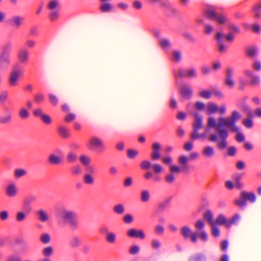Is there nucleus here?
Segmentation results:
<instances>
[{
	"label": "nucleus",
	"instance_id": "nucleus-30",
	"mask_svg": "<svg viewBox=\"0 0 261 261\" xmlns=\"http://www.w3.org/2000/svg\"><path fill=\"white\" fill-rule=\"evenodd\" d=\"M27 173V171L22 168H17L14 171V175L15 178L18 179L25 176Z\"/></svg>",
	"mask_w": 261,
	"mask_h": 261
},
{
	"label": "nucleus",
	"instance_id": "nucleus-51",
	"mask_svg": "<svg viewBox=\"0 0 261 261\" xmlns=\"http://www.w3.org/2000/svg\"><path fill=\"white\" fill-rule=\"evenodd\" d=\"M160 44L164 49H167L170 46V42L169 39H163L160 41Z\"/></svg>",
	"mask_w": 261,
	"mask_h": 261
},
{
	"label": "nucleus",
	"instance_id": "nucleus-3",
	"mask_svg": "<svg viewBox=\"0 0 261 261\" xmlns=\"http://www.w3.org/2000/svg\"><path fill=\"white\" fill-rule=\"evenodd\" d=\"M193 115L194 116V121L192 123L193 130L191 133L190 137L193 140H204L206 138V134L198 133L199 130L203 127L202 117L197 113H193Z\"/></svg>",
	"mask_w": 261,
	"mask_h": 261
},
{
	"label": "nucleus",
	"instance_id": "nucleus-44",
	"mask_svg": "<svg viewBox=\"0 0 261 261\" xmlns=\"http://www.w3.org/2000/svg\"><path fill=\"white\" fill-rule=\"evenodd\" d=\"M254 12V16L256 18H259L261 16V4H256L253 8Z\"/></svg>",
	"mask_w": 261,
	"mask_h": 261
},
{
	"label": "nucleus",
	"instance_id": "nucleus-35",
	"mask_svg": "<svg viewBox=\"0 0 261 261\" xmlns=\"http://www.w3.org/2000/svg\"><path fill=\"white\" fill-rule=\"evenodd\" d=\"M116 234L113 232H108L106 237V240L111 244H114L116 242Z\"/></svg>",
	"mask_w": 261,
	"mask_h": 261
},
{
	"label": "nucleus",
	"instance_id": "nucleus-11",
	"mask_svg": "<svg viewBox=\"0 0 261 261\" xmlns=\"http://www.w3.org/2000/svg\"><path fill=\"white\" fill-rule=\"evenodd\" d=\"M18 61L21 64H27L29 60V51L24 48H20L17 54Z\"/></svg>",
	"mask_w": 261,
	"mask_h": 261
},
{
	"label": "nucleus",
	"instance_id": "nucleus-49",
	"mask_svg": "<svg viewBox=\"0 0 261 261\" xmlns=\"http://www.w3.org/2000/svg\"><path fill=\"white\" fill-rule=\"evenodd\" d=\"M242 110L247 113V116L248 118H252L253 114L251 108L246 105H244L242 106Z\"/></svg>",
	"mask_w": 261,
	"mask_h": 261
},
{
	"label": "nucleus",
	"instance_id": "nucleus-28",
	"mask_svg": "<svg viewBox=\"0 0 261 261\" xmlns=\"http://www.w3.org/2000/svg\"><path fill=\"white\" fill-rule=\"evenodd\" d=\"M59 6V2L57 0L50 1L47 5V8L50 11H56Z\"/></svg>",
	"mask_w": 261,
	"mask_h": 261
},
{
	"label": "nucleus",
	"instance_id": "nucleus-33",
	"mask_svg": "<svg viewBox=\"0 0 261 261\" xmlns=\"http://www.w3.org/2000/svg\"><path fill=\"white\" fill-rule=\"evenodd\" d=\"M203 218L208 221L209 224L212 225L214 224L213 221V216L211 211L208 210L204 214Z\"/></svg>",
	"mask_w": 261,
	"mask_h": 261
},
{
	"label": "nucleus",
	"instance_id": "nucleus-37",
	"mask_svg": "<svg viewBox=\"0 0 261 261\" xmlns=\"http://www.w3.org/2000/svg\"><path fill=\"white\" fill-rule=\"evenodd\" d=\"M189 261H206V257L203 254H199L191 256Z\"/></svg>",
	"mask_w": 261,
	"mask_h": 261
},
{
	"label": "nucleus",
	"instance_id": "nucleus-15",
	"mask_svg": "<svg viewBox=\"0 0 261 261\" xmlns=\"http://www.w3.org/2000/svg\"><path fill=\"white\" fill-rule=\"evenodd\" d=\"M24 18L20 16H14L12 17L9 20L10 24L15 29L19 28L22 24Z\"/></svg>",
	"mask_w": 261,
	"mask_h": 261
},
{
	"label": "nucleus",
	"instance_id": "nucleus-42",
	"mask_svg": "<svg viewBox=\"0 0 261 261\" xmlns=\"http://www.w3.org/2000/svg\"><path fill=\"white\" fill-rule=\"evenodd\" d=\"M240 218V216L239 214H236L230 220H228L227 228H229L232 224L237 223Z\"/></svg>",
	"mask_w": 261,
	"mask_h": 261
},
{
	"label": "nucleus",
	"instance_id": "nucleus-1",
	"mask_svg": "<svg viewBox=\"0 0 261 261\" xmlns=\"http://www.w3.org/2000/svg\"><path fill=\"white\" fill-rule=\"evenodd\" d=\"M241 118V114L237 111H233L230 117H219L217 122L213 117H210L207 120L209 128H215L218 134H212L210 135L208 140L212 142H217V147L220 150L225 149L227 146V138L228 132L226 127L232 132L237 133V140L241 142L244 141L245 137L240 132L239 128L236 125V122Z\"/></svg>",
	"mask_w": 261,
	"mask_h": 261
},
{
	"label": "nucleus",
	"instance_id": "nucleus-20",
	"mask_svg": "<svg viewBox=\"0 0 261 261\" xmlns=\"http://www.w3.org/2000/svg\"><path fill=\"white\" fill-rule=\"evenodd\" d=\"M240 197L246 201L248 200L252 203L254 202L256 200V196L253 193H248L245 191H243L241 193Z\"/></svg>",
	"mask_w": 261,
	"mask_h": 261
},
{
	"label": "nucleus",
	"instance_id": "nucleus-54",
	"mask_svg": "<svg viewBox=\"0 0 261 261\" xmlns=\"http://www.w3.org/2000/svg\"><path fill=\"white\" fill-rule=\"evenodd\" d=\"M138 154V152L137 150L133 149H128L127 150V156L129 159H133Z\"/></svg>",
	"mask_w": 261,
	"mask_h": 261
},
{
	"label": "nucleus",
	"instance_id": "nucleus-64",
	"mask_svg": "<svg viewBox=\"0 0 261 261\" xmlns=\"http://www.w3.org/2000/svg\"><path fill=\"white\" fill-rule=\"evenodd\" d=\"M6 261H21V259L18 255L12 254L8 257Z\"/></svg>",
	"mask_w": 261,
	"mask_h": 261
},
{
	"label": "nucleus",
	"instance_id": "nucleus-22",
	"mask_svg": "<svg viewBox=\"0 0 261 261\" xmlns=\"http://www.w3.org/2000/svg\"><path fill=\"white\" fill-rule=\"evenodd\" d=\"M54 250L51 246H47L41 250V254L44 257L49 258L54 254Z\"/></svg>",
	"mask_w": 261,
	"mask_h": 261
},
{
	"label": "nucleus",
	"instance_id": "nucleus-41",
	"mask_svg": "<svg viewBox=\"0 0 261 261\" xmlns=\"http://www.w3.org/2000/svg\"><path fill=\"white\" fill-rule=\"evenodd\" d=\"M40 241L44 244H47L50 241V237L48 233H43L40 237Z\"/></svg>",
	"mask_w": 261,
	"mask_h": 261
},
{
	"label": "nucleus",
	"instance_id": "nucleus-6",
	"mask_svg": "<svg viewBox=\"0 0 261 261\" xmlns=\"http://www.w3.org/2000/svg\"><path fill=\"white\" fill-rule=\"evenodd\" d=\"M180 172V168L175 165H171L169 167V173L165 176V181L167 184L172 185L175 181V174Z\"/></svg>",
	"mask_w": 261,
	"mask_h": 261
},
{
	"label": "nucleus",
	"instance_id": "nucleus-9",
	"mask_svg": "<svg viewBox=\"0 0 261 261\" xmlns=\"http://www.w3.org/2000/svg\"><path fill=\"white\" fill-rule=\"evenodd\" d=\"M201 155L206 160L213 159L216 154V151L214 147L211 145H205L201 150Z\"/></svg>",
	"mask_w": 261,
	"mask_h": 261
},
{
	"label": "nucleus",
	"instance_id": "nucleus-17",
	"mask_svg": "<svg viewBox=\"0 0 261 261\" xmlns=\"http://www.w3.org/2000/svg\"><path fill=\"white\" fill-rule=\"evenodd\" d=\"M212 7L210 6H206L204 9V13L206 16L210 19L215 20L218 14L217 12L212 9Z\"/></svg>",
	"mask_w": 261,
	"mask_h": 261
},
{
	"label": "nucleus",
	"instance_id": "nucleus-8",
	"mask_svg": "<svg viewBox=\"0 0 261 261\" xmlns=\"http://www.w3.org/2000/svg\"><path fill=\"white\" fill-rule=\"evenodd\" d=\"M89 144L92 150L101 151L104 149L103 141L96 136H92L89 140Z\"/></svg>",
	"mask_w": 261,
	"mask_h": 261
},
{
	"label": "nucleus",
	"instance_id": "nucleus-19",
	"mask_svg": "<svg viewBox=\"0 0 261 261\" xmlns=\"http://www.w3.org/2000/svg\"><path fill=\"white\" fill-rule=\"evenodd\" d=\"M11 60L10 55L0 53V67H4L9 66L10 64Z\"/></svg>",
	"mask_w": 261,
	"mask_h": 261
},
{
	"label": "nucleus",
	"instance_id": "nucleus-16",
	"mask_svg": "<svg viewBox=\"0 0 261 261\" xmlns=\"http://www.w3.org/2000/svg\"><path fill=\"white\" fill-rule=\"evenodd\" d=\"M5 114L0 116V123L6 124L10 123L12 119L11 112L8 107H5Z\"/></svg>",
	"mask_w": 261,
	"mask_h": 261
},
{
	"label": "nucleus",
	"instance_id": "nucleus-10",
	"mask_svg": "<svg viewBox=\"0 0 261 261\" xmlns=\"http://www.w3.org/2000/svg\"><path fill=\"white\" fill-rule=\"evenodd\" d=\"M5 192L8 197L11 198H14L18 195V188L14 182H10L6 186Z\"/></svg>",
	"mask_w": 261,
	"mask_h": 261
},
{
	"label": "nucleus",
	"instance_id": "nucleus-38",
	"mask_svg": "<svg viewBox=\"0 0 261 261\" xmlns=\"http://www.w3.org/2000/svg\"><path fill=\"white\" fill-rule=\"evenodd\" d=\"M59 133L62 137L64 138H68L69 136L68 129L64 126H60L59 127Z\"/></svg>",
	"mask_w": 261,
	"mask_h": 261
},
{
	"label": "nucleus",
	"instance_id": "nucleus-60",
	"mask_svg": "<svg viewBox=\"0 0 261 261\" xmlns=\"http://www.w3.org/2000/svg\"><path fill=\"white\" fill-rule=\"evenodd\" d=\"M48 97H49L50 101L53 105H54V106L57 105L59 100H58V97L56 95H55L53 94H49L48 95Z\"/></svg>",
	"mask_w": 261,
	"mask_h": 261
},
{
	"label": "nucleus",
	"instance_id": "nucleus-39",
	"mask_svg": "<svg viewBox=\"0 0 261 261\" xmlns=\"http://www.w3.org/2000/svg\"><path fill=\"white\" fill-rule=\"evenodd\" d=\"M83 180L84 182L87 185H92L94 183V178L89 173H85L84 176Z\"/></svg>",
	"mask_w": 261,
	"mask_h": 261
},
{
	"label": "nucleus",
	"instance_id": "nucleus-27",
	"mask_svg": "<svg viewBox=\"0 0 261 261\" xmlns=\"http://www.w3.org/2000/svg\"><path fill=\"white\" fill-rule=\"evenodd\" d=\"M70 245L73 248H77L81 245V241L77 237H72L70 241Z\"/></svg>",
	"mask_w": 261,
	"mask_h": 261
},
{
	"label": "nucleus",
	"instance_id": "nucleus-57",
	"mask_svg": "<svg viewBox=\"0 0 261 261\" xmlns=\"http://www.w3.org/2000/svg\"><path fill=\"white\" fill-rule=\"evenodd\" d=\"M77 159L76 155L73 152H69L67 156V159L70 163L74 162Z\"/></svg>",
	"mask_w": 261,
	"mask_h": 261
},
{
	"label": "nucleus",
	"instance_id": "nucleus-48",
	"mask_svg": "<svg viewBox=\"0 0 261 261\" xmlns=\"http://www.w3.org/2000/svg\"><path fill=\"white\" fill-rule=\"evenodd\" d=\"M71 171L74 175L78 176L81 173L82 169L80 166L76 165L72 167Z\"/></svg>",
	"mask_w": 261,
	"mask_h": 261
},
{
	"label": "nucleus",
	"instance_id": "nucleus-40",
	"mask_svg": "<svg viewBox=\"0 0 261 261\" xmlns=\"http://www.w3.org/2000/svg\"><path fill=\"white\" fill-rule=\"evenodd\" d=\"M172 60L176 62H179L181 59L182 54L179 50H174L172 52Z\"/></svg>",
	"mask_w": 261,
	"mask_h": 261
},
{
	"label": "nucleus",
	"instance_id": "nucleus-26",
	"mask_svg": "<svg viewBox=\"0 0 261 261\" xmlns=\"http://www.w3.org/2000/svg\"><path fill=\"white\" fill-rule=\"evenodd\" d=\"M48 161L51 164L58 165L61 163L62 160L58 155L55 154H51L48 157Z\"/></svg>",
	"mask_w": 261,
	"mask_h": 261
},
{
	"label": "nucleus",
	"instance_id": "nucleus-31",
	"mask_svg": "<svg viewBox=\"0 0 261 261\" xmlns=\"http://www.w3.org/2000/svg\"><path fill=\"white\" fill-rule=\"evenodd\" d=\"M26 213L22 211H19L16 213L15 220L18 222H21L23 221L26 219Z\"/></svg>",
	"mask_w": 261,
	"mask_h": 261
},
{
	"label": "nucleus",
	"instance_id": "nucleus-13",
	"mask_svg": "<svg viewBox=\"0 0 261 261\" xmlns=\"http://www.w3.org/2000/svg\"><path fill=\"white\" fill-rule=\"evenodd\" d=\"M127 235L130 238H137L140 239H144L145 238V234L142 230L134 228L129 229L127 231Z\"/></svg>",
	"mask_w": 261,
	"mask_h": 261
},
{
	"label": "nucleus",
	"instance_id": "nucleus-59",
	"mask_svg": "<svg viewBox=\"0 0 261 261\" xmlns=\"http://www.w3.org/2000/svg\"><path fill=\"white\" fill-rule=\"evenodd\" d=\"M229 29L230 30V32L232 34H238L240 31L239 27L234 24H230L229 27Z\"/></svg>",
	"mask_w": 261,
	"mask_h": 261
},
{
	"label": "nucleus",
	"instance_id": "nucleus-21",
	"mask_svg": "<svg viewBox=\"0 0 261 261\" xmlns=\"http://www.w3.org/2000/svg\"><path fill=\"white\" fill-rule=\"evenodd\" d=\"M38 219L42 222H46L49 219L48 213L43 209L39 210L37 212Z\"/></svg>",
	"mask_w": 261,
	"mask_h": 261
},
{
	"label": "nucleus",
	"instance_id": "nucleus-58",
	"mask_svg": "<svg viewBox=\"0 0 261 261\" xmlns=\"http://www.w3.org/2000/svg\"><path fill=\"white\" fill-rule=\"evenodd\" d=\"M140 247L138 245H133L131 246L129 250V252L131 254H136L139 253Z\"/></svg>",
	"mask_w": 261,
	"mask_h": 261
},
{
	"label": "nucleus",
	"instance_id": "nucleus-50",
	"mask_svg": "<svg viewBox=\"0 0 261 261\" xmlns=\"http://www.w3.org/2000/svg\"><path fill=\"white\" fill-rule=\"evenodd\" d=\"M35 201V197L33 196H31L25 198L23 202V205L24 206H29L31 203Z\"/></svg>",
	"mask_w": 261,
	"mask_h": 261
},
{
	"label": "nucleus",
	"instance_id": "nucleus-61",
	"mask_svg": "<svg viewBox=\"0 0 261 261\" xmlns=\"http://www.w3.org/2000/svg\"><path fill=\"white\" fill-rule=\"evenodd\" d=\"M9 217V213L6 210H3L0 212V219L2 221H6Z\"/></svg>",
	"mask_w": 261,
	"mask_h": 261
},
{
	"label": "nucleus",
	"instance_id": "nucleus-34",
	"mask_svg": "<svg viewBox=\"0 0 261 261\" xmlns=\"http://www.w3.org/2000/svg\"><path fill=\"white\" fill-rule=\"evenodd\" d=\"M150 199L149 192L147 190H144L141 193V200L143 202H146Z\"/></svg>",
	"mask_w": 261,
	"mask_h": 261
},
{
	"label": "nucleus",
	"instance_id": "nucleus-25",
	"mask_svg": "<svg viewBox=\"0 0 261 261\" xmlns=\"http://www.w3.org/2000/svg\"><path fill=\"white\" fill-rule=\"evenodd\" d=\"M99 9L103 13L110 12L113 10V6L111 4L107 3V2H101Z\"/></svg>",
	"mask_w": 261,
	"mask_h": 261
},
{
	"label": "nucleus",
	"instance_id": "nucleus-62",
	"mask_svg": "<svg viewBox=\"0 0 261 261\" xmlns=\"http://www.w3.org/2000/svg\"><path fill=\"white\" fill-rule=\"evenodd\" d=\"M197 76L196 70L195 68H192L187 71V77L193 78Z\"/></svg>",
	"mask_w": 261,
	"mask_h": 261
},
{
	"label": "nucleus",
	"instance_id": "nucleus-18",
	"mask_svg": "<svg viewBox=\"0 0 261 261\" xmlns=\"http://www.w3.org/2000/svg\"><path fill=\"white\" fill-rule=\"evenodd\" d=\"M233 71L231 69H227L226 71V75L225 80V84L230 88L233 87L234 82L232 79Z\"/></svg>",
	"mask_w": 261,
	"mask_h": 261
},
{
	"label": "nucleus",
	"instance_id": "nucleus-14",
	"mask_svg": "<svg viewBox=\"0 0 261 261\" xmlns=\"http://www.w3.org/2000/svg\"><path fill=\"white\" fill-rule=\"evenodd\" d=\"M152 152L151 154V158L153 160H157L161 158V145L158 142H154L152 144Z\"/></svg>",
	"mask_w": 261,
	"mask_h": 261
},
{
	"label": "nucleus",
	"instance_id": "nucleus-5",
	"mask_svg": "<svg viewBox=\"0 0 261 261\" xmlns=\"http://www.w3.org/2000/svg\"><path fill=\"white\" fill-rule=\"evenodd\" d=\"M22 72L18 65H15L10 73L8 77V84L11 87H16L18 84L19 79L22 75Z\"/></svg>",
	"mask_w": 261,
	"mask_h": 261
},
{
	"label": "nucleus",
	"instance_id": "nucleus-46",
	"mask_svg": "<svg viewBox=\"0 0 261 261\" xmlns=\"http://www.w3.org/2000/svg\"><path fill=\"white\" fill-rule=\"evenodd\" d=\"M59 16V12L58 10L51 11L49 14V18L51 21H55L58 19Z\"/></svg>",
	"mask_w": 261,
	"mask_h": 261
},
{
	"label": "nucleus",
	"instance_id": "nucleus-29",
	"mask_svg": "<svg viewBox=\"0 0 261 261\" xmlns=\"http://www.w3.org/2000/svg\"><path fill=\"white\" fill-rule=\"evenodd\" d=\"M124 206L122 204H117L113 207V212L118 215H122L124 212Z\"/></svg>",
	"mask_w": 261,
	"mask_h": 261
},
{
	"label": "nucleus",
	"instance_id": "nucleus-52",
	"mask_svg": "<svg viewBox=\"0 0 261 261\" xmlns=\"http://www.w3.org/2000/svg\"><path fill=\"white\" fill-rule=\"evenodd\" d=\"M248 55L252 58H255L257 55V50L255 48H251L247 50Z\"/></svg>",
	"mask_w": 261,
	"mask_h": 261
},
{
	"label": "nucleus",
	"instance_id": "nucleus-12",
	"mask_svg": "<svg viewBox=\"0 0 261 261\" xmlns=\"http://www.w3.org/2000/svg\"><path fill=\"white\" fill-rule=\"evenodd\" d=\"M180 93L183 98L190 99L192 96V88L188 84H182L180 87Z\"/></svg>",
	"mask_w": 261,
	"mask_h": 261
},
{
	"label": "nucleus",
	"instance_id": "nucleus-45",
	"mask_svg": "<svg viewBox=\"0 0 261 261\" xmlns=\"http://www.w3.org/2000/svg\"><path fill=\"white\" fill-rule=\"evenodd\" d=\"M19 115L22 119H26L29 118L30 114L26 109L22 108L19 112Z\"/></svg>",
	"mask_w": 261,
	"mask_h": 261
},
{
	"label": "nucleus",
	"instance_id": "nucleus-4",
	"mask_svg": "<svg viewBox=\"0 0 261 261\" xmlns=\"http://www.w3.org/2000/svg\"><path fill=\"white\" fill-rule=\"evenodd\" d=\"M152 168L155 174H153V173L150 171L147 172L144 175V178L147 180H150L152 178L154 182H160L161 181L162 178L158 174L163 172V167L159 164L156 163L152 166Z\"/></svg>",
	"mask_w": 261,
	"mask_h": 261
},
{
	"label": "nucleus",
	"instance_id": "nucleus-43",
	"mask_svg": "<svg viewBox=\"0 0 261 261\" xmlns=\"http://www.w3.org/2000/svg\"><path fill=\"white\" fill-rule=\"evenodd\" d=\"M218 110V108L217 105L213 103H210L207 107V113L212 114L216 112Z\"/></svg>",
	"mask_w": 261,
	"mask_h": 261
},
{
	"label": "nucleus",
	"instance_id": "nucleus-36",
	"mask_svg": "<svg viewBox=\"0 0 261 261\" xmlns=\"http://www.w3.org/2000/svg\"><path fill=\"white\" fill-rule=\"evenodd\" d=\"M9 98V93L6 90L0 92V104L4 103Z\"/></svg>",
	"mask_w": 261,
	"mask_h": 261
},
{
	"label": "nucleus",
	"instance_id": "nucleus-53",
	"mask_svg": "<svg viewBox=\"0 0 261 261\" xmlns=\"http://www.w3.org/2000/svg\"><path fill=\"white\" fill-rule=\"evenodd\" d=\"M215 20L220 24H223L227 20L226 17L223 14H218Z\"/></svg>",
	"mask_w": 261,
	"mask_h": 261
},
{
	"label": "nucleus",
	"instance_id": "nucleus-23",
	"mask_svg": "<svg viewBox=\"0 0 261 261\" xmlns=\"http://www.w3.org/2000/svg\"><path fill=\"white\" fill-rule=\"evenodd\" d=\"M214 223L217 226L218 225H224L227 228L228 220L226 219L224 215L220 214L217 216Z\"/></svg>",
	"mask_w": 261,
	"mask_h": 261
},
{
	"label": "nucleus",
	"instance_id": "nucleus-55",
	"mask_svg": "<svg viewBox=\"0 0 261 261\" xmlns=\"http://www.w3.org/2000/svg\"><path fill=\"white\" fill-rule=\"evenodd\" d=\"M80 160L81 162L85 166L89 165L91 162L90 159L86 155L81 156Z\"/></svg>",
	"mask_w": 261,
	"mask_h": 261
},
{
	"label": "nucleus",
	"instance_id": "nucleus-63",
	"mask_svg": "<svg viewBox=\"0 0 261 261\" xmlns=\"http://www.w3.org/2000/svg\"><path fill=\"white\" fill-rule=\"evenodd\" d=\"M251 118L244 119L243 120V124L247 128H251L253 126V122L251 119Z\"/></svg>",
	"mask_w": 261,
	"mask_h": 261
},
{
	"label": "nucleus",
	"instance_id": "nucleus-56",
	"mask_svg": "<svg viewBox=\"0 0 261 261\" xmlns=\"http://www.w3.org/2000/svg\"><path fill=\"white\" fill-rule=\"evenodd\" d=\"M211 226L212 227V233L213 236L215 237H218L220 235L219 229L214 224Z\"/></svg>",
	"mask_w": 261,
	"mask_h": 261
},
{
	"label": "nucleus",
	"instance_id": "nucleus-2",
	"mask_svg": "<svg viewBox=\"0 0 261 261\" xmlns=\"http://www.w3.org/2000/svg\"><path fill=\"white\" fill-rule=\"evenodd\" d=\"M57 218L67 223L72 230L78 228L79 224L76 213L65 206H61L56 210Z\"/></svg>",
	"mask_w": 261,
	"mask_h": 261
},
{
	"label": "nucleus",
	"instance_id": "nucleus-24",
	"mask_svg": "<svg viewBox=\"0 0 261 261\" xmlns=\"http://www.w3.org/2000/svg\"><path fill=\"white\" fill-rule=\"evenodd\" d=\"M188 158L185 155H181L178 158V162L182 166V167L180 168L181 171H188L189 170V168L188 166Z\"/></svg>",
	"mask_w": 261,
	"mask_h": 261
},
{
	"label": "nucleus",
	"instance_id": "nucleus-32",
	"mask_svg": "<svg viewBox=\"0 0 261 261\" xmlns=\"http://www.w3.org/2000/svg\"><path fill=\"white\" fill-rule=\"evenodd\" d=\"M12 44L11 42H8L5 43L2 48V53L10 55L11 50Z\"/></svg>",
	"mask_w": 261,
	"mask_h": 261
},
{
	"label": "nucleus",
	"instance_id": "nucleus-7",
	"mask_svg": "<svg viewBox=\"0 0 261 261\" xmlns=\"http://www.w3.org/2000/svg\"><path fill=\"white\" fill-rule=\"evenodd\" d=\"M180 234L185 239L190 238L193 243H196L197 241V233L192 232L190 227L185 225L180 228Z\"/></svg>",
	"mask_w": 261,
	"mask_h": 261
},
{
	"label": "nucleus",
	"instance_id": "nucleus-47",
	"mask_svg": "<svg viewBox=\"0 0 261 261\" xmlns=\"http://www.w3.org/2000/svg\"><path fill=\"white\" fill-rule=\"evenodd\" d=\"M152 167L151 163L149 161L144 160L140 163V167L144 170H148Z\"/></svg>",
	"mask_w": 261,
	"mask_h": 261
}]
</instances>
